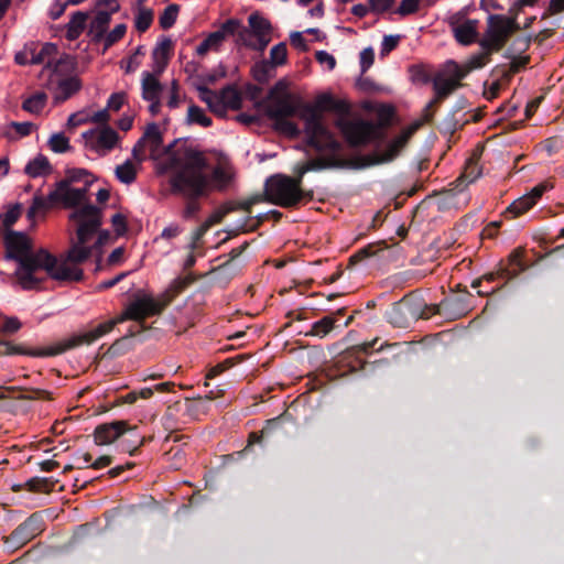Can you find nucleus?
Listing matches in <instances>:
<instances>
[{"instance_id": "obj_1", "label": "nucleus", "mask_w": 564, "mask_h": 564, "mask_svg": "<svg viewBox=\"0 0 564 564\" xmlns=\"http://www.w3.org/2000/svg\"><path fill=\"white\" fill-rule=\"evenodd\" d=\"M264 107L267 116L273 120L274 129L291 138H299L301 130L290 120L299 116L304 121V132L308 147L318 152H339L340 142L324 122V111L337 115L335 127L341 133L350 148H361L372 142L381 141L383 133L379 126L361 118H350L351 106L348 101L336 99L329 93L316 96L314 104H303L300 107L288 93V83L283 79L276 82L269 90L267 97L259 102Z\"/></svg>"}, {"instance_id": "obj_2", "label": "nucleus", "mask_w": 564, "mask_h": 564, "mask_svg": "<svg viewBox=\"0 0 564 564\" xmlns=\"http://www.w3.org/2000/svg\"><path fill=\"white\" fill-rule=\"evenodd\" d=\"M6 258L18 263L15 276L24 290H37L46 278L37 272L43 270L47 278L59 282H79L84 279L82 269L69 268L46 249L33 251L29 237L21 231L8 230L3 238Z\"/></svg>"}, {"instance_id": "obj_3", "label": "nucleus", "mask_w": 564, "mask_h": 564, "mask_svg": "<svg viewBox=\"0 0 564 564\" xmlns=\"http://www.w3.org/2000/svg\"><path fill=\"white\" fill-rule=\"evenodd\" d=\"M169 167H178L177 172L172 173L170 185L173 194H180L186 199L183 217L188 219L200 209L198 198L207 195L209 186V177L206 174L207 159L202 152L189 150L184 162L176 156L171 158Z\"/></svg>"}, {"instance_id": "obj_4", "label": "nucleus", "mask_w": 564, "mask_h": 564, "mask_svg": "<svg viewBox=\"0 0 564 564\" xmlns=\"http://www.w3.org/2000/svg\"><path fill=\"white\" fill-rule=\"evenodd\" d=\"M167 305L169 300L158 302L152 295L138 291L120 315L97 325L88 332L74 334L65 338L66 347L69 350L82 345H90L126 321H134L143 326L148 317L160 315Z\"/></svg>"}, {"instance_id": "obj_5", "label": "nucleus", "mask_w": 564, "mask_h": 564, "mask_svg": "<svg viewBox=\"0 0 564 564\" xmlns=\"http://www.w3.org/2000/svg\"><path fill=\"white\" fill-rule=\"evenodd\" d=\"M167 305L169 300L158 302L152 295L138 291L120 315L97 325L88 332L74 334L65 338L66 347L69 350L82 345H90L126 321H134L143 326L148 317L160 315Z\"/></svg>"}, {"instance_id": "obj_6", "label": "nucleus", "mask_w": 564, "mask_h": 564, "mask_svg": "<svg viewBox=\"0 0 564 564\" xmlns=\"http://www.w3.org/2000/svg\"><path fill=\"white\" fill-rule=\"evenodd\" d=\"M408 143V135L400 134L391 143H389L387 150L383 153H371L366 155H357L348 160L341 159H315L306 163V170L315 171L326 167H349L355 170L370 167L377 164L387 163L394 160L401 150Z\"/></svg>"}, {"instance_id": "obj_7", "label": "nucleus", "mask_w": 564, "mask_h": 564, "mask_svg": "<svg viewBox=\"0 0 564 564\" xmlns=\"http://www.w3.org/2000/svg\"><path fill=\"white\" fill-rule=\"evenodd\" d=\"M267 200L284 208H293L313 199V191L301 188L300 180L276 174L267 180Z\"/></svg>"}, {"instance_id": "obj_8", "label": "nucleus", "mask_w": 564, "mask_h": 564, "mask_svg": "<svg viewBox=\"0 0 564 564\" xmlns=\"http://www.w3.org/2000/svg\"><path fill=\"white\" fill-rule=\"evenodd\" d=\"M79 192L67 185V187H62L59 183H56V188L44 197L41 194H35L32 199V204L28 209V219L34 223L35 217L39 213H45L52 206L56 204H62L66 208H79L83 205V200L79 197Z\"/></svg>"}, {"instance_id": "obj_9", "label": "nucleus", "mask_w": 564, "mask_h": 564, "mask_svg": "<svg viewBox=\"0 0 564 564\" xmlns=\"http://www.w3.org/2000/svg\"><path fill=\"white\" fill-rule=\"evenodd\" d=\"M69 219L77 225L76 238L80 243H88L102 225V209L89 203L75 209Z\"/></svg>"}, {"instance_id": "obj_10", "label": "nucleus", "mask_w": 564, "mask_h": 564, "mask_svg": "<svg viewBox=\"0 0 564 564\" xmlns=\"http://www.w3.org/2000/svg\"><path fill=\"white\" fill-rule=\"evenodd\" d=\"M458 88L459 87H457L448 77H445L443 73H437L433 77V90L435 96L423 108L421 120L414 122L411 129L403 134H406L409 139L411 133L422 124L431 123L441 104Z\"/></svg>"}, {"instance_id": "obj_11", "label": "nucleus", "mask_w": 564, "mask_h": 564, "mask_svg": "<svg viewBox=\"0 0 564 564\" xmlns=\"http://www.w3.org/2000/svg\"><path fill=\"white\" fill-rule=\"evenodd\" d=\"M162 144L163 135L159 129V126L155 122H151L145 127L143 135L133 145L132 156L137 162L142 163L147 159L145 149L149 147L151 158L156 159Z\"/></svg>"}, {"instance_id": "obj_12", "label": "nucleus", "mask_w": 564, "mask_h": 564, "mask_svg": "<svg viewBox=\"0 0 564 564\" xmlns=\"http://www.w3.org/2000/svg\"><path fill=\"white\" fill-rule=\"evenodd\" d=\"M43 524L42 516L34 512L11 532L6 543L15 549L21 547L43 531Z\"/></svg>"}, {"instance_id": "obj_13", "label": "nucleus", "mask_w": 564, "mask_h": 564, "mask_svg": "<svg viewBox=\"0 0 564 564\" xmlns=\"http://www.w3.org/2000/svg\"><path fill=\"white\" fill-rule=\"evenodd\" d=\"M292 415L285 411L276 417L265 421L264 426L259 432H251L248 437V449L253 444H263L265 440L274 437L286 436L288 432L284 429L285 423H292Z\"/></svg>"}, {"instance_id": "obj_14", "label": "nucleus", "mask_w": 564, "mask_h": 564, "mask_svg": "<svg viewBox=\"0 0 564 564\" xmlns=\"http://www.w3.org/2000/svg\"><path fill=\"white\" fill-rule=\"evenodd\" d=\"M376 343L377 339L347 348L337 357L336 364L345 372H357L365 369L367 362L362 355L370 352L375 348Z\"/></svg>"}, {"instance_id": "obj_15", "label": "nucleus", "mask_w": 564, "mask_h": 564, "mask_svg": "<svg viewBox=\"0 0 564 564\" xmlns=\"http://www.w3.org/2000/svg\"><path fill=\"white\" fill-rule=\"evenodd\" d=\"M67 350L65 339L53 346L37 349H26L21 345H14L9 340H0V355L3 356L25 355L31 357H51L61 355Z\"/></svg>"}, {"instance_id": "obj_16", "label": "nucleus", "mask_w": 564, "mask_h": 564, "mask_svg": "<svg viewBox=\"0 0 564 564\" xmlns=\"http://www.w3.org/2000/svg\"><path fill=\"white\" fill-rule=\"evenodd\" d=\"M134 427H131L127 421L118 420L109 423H102L95 427L94 431V442L96 445H109L116 442L119 437H121L127 432L134 431Z\"/></svg>"}, {"instance_id": "obj_17", "label": "nucleus", "mask_w": 564, "mask_h": 564, "mask_svg": "<svg viewBox=\"0 0 564 564\" xmlns=\"http://www.w3.org/2000/svg\"><path fill=\"white\" fill-rule=\"evenodd\" d=\"M509 37L508 30H506L503 23L495 19V15H490L487 31L479 44L484 50L499 52L506 45Z\"/></svg>"}, {"instance_id": "obj_18", "label": "nucleus", "mask_w": 564, "mask_h": 564, "mask_svg": "<svg viewBox=\"0 0 564 564\" xmlns=\"http://www.w3.org/2000/svg\"><path fill=\"white\" fill-rule=\"evenodd\" d=\"M462 19L463 15L460 13H456L449 18L448 23L452 26L456 41L463 45H469L477 39L478 21L466 20L460 23Z\"/></svg>"}, {"instance_id": "obj_19", "label": "nucleus", "mask_w": 564, "mask_h": 564, "mask_svg": "<svg viewBox=\"0 0 564 564\" xmlns=\"http://www.w3.org/2000/svg\"><path fill=\"white\" fill-rule=\"evenodd\" d=\"M523 256L524 250L522 248L514 249L508 257V264H500V275L508 281L516 279L527 269Z\"/></svg>"}, {"instance_id": "obj_20", "label": "nucleus", "mask_w": 564, "mask_h": 564, "mask_svg": "<svg viewBox=\"0 0 564 564\" xmlns=\"http://www.w3.org/2000/svg\"><path fill=\"white\" fill-rule=\"evenodd\" d=\"M111 21L110 12H106L100 10L96 13L94 19L90 21L88 25V35L91 37L94 43H100L101 39L105 37V34L108 30V26Z\"/></svg>"}, {"instance_id": "obj_21", "label": "nucleus", "mask_w": 564, "mask_h": 564, "mask_svg": "<svg viewBox=\"0 0 564 564\" xmlns=\"http://www.w3.org/2000/svg\"><path fill=\"white\" fill-rule=\"evenodd\" d=\"M479 158L473 156L467 160L462 175L455 181V191L462 192L468 185L474 183L481 175Z\"/></svg>"}, {"instance_id": "obj_22", "label": "nucleus", "mask_w": 564, "mask_h": 564, "mask_svg": "<svg viewBox=\"0 0 564 564\" xmlns=\"http://www.w3.org/2000/svg\"><path fill=\"white\" fill-rule=\"evenodd\" d=\"M82 88V82L77 76L63 77L57 80L55 102H64Z\"/></svg>"}, {"instance_id": "obj_23", "label": "nucleus", "mask_w": 564, "mask_h": 564, "mask_svg": "<svg viewBox=\"0 0 564 564\" xmlns=\"http://www.w3.org/2000/svg\"><path fill=\"white\" fill-rule=\"evenodd\" d=\"M87 243H80L79 240L76 238V241H74L67 251L66 259L63 260L69 268H73L68 264H80L84 263L93 253V247L86 246ZM59 263L62 261L58 260ZM75 269H78L77 267H74Z\"/></svg>"}, {"instance_id": "obj_24", "label": "nucleus", "mask_w": 564, "mask_h": 564, "mask_svg": "<svg viewBox=\"0 0 564 564\" xmlns=\"http://www.w3.org/2000/svg\"><path fill=\"white\" fill-rule=\"evenodd\" d=\"M141 88L142 98L144 100L160 99V96L164 89L160 80L154 76V74H151L150 72L142 73Z\"/></svg>"}, {"instance_id": "obj_25", "label": "nucleus", "mask_w": 564, "mask_h": 564, "mask_svg": "<svg viewBox=\"0 0 564 564\" xmlns=\"http://www.w3.org/2000/svg\"><path fill=\"white\" fill-rule=\"evenodd\" d=\"M195 278L192 274L186 276L176 278L170 285L169 290L162 294L159 299H155L158 302H165L169 300V304L184 290H186L193 282Z\"/></svg>"}, {"instance_id": "obj_26", "label": "nucleus", "mask_w": 564, "mask_h": 564, "mask_svg": "<svg viewBox=\"0 0 564 564\" xmlns=\"http://www.w3.org/2000/svg\"><path fill=\"white\" fill-rule=\"evenodd\" d=\"M88 13L76 11L72 14L69 22L66 25V39L69 41L77 40L86 28Z\"/></svg>"}, {"instance_id": "obj_27", "label": "nucleus", "mask_w": 564, "mask_h": 564, "mask_svg": "<svg viewBox=\"0 0 564 564\" xmlns=\"http://www.w3.org/2000/svg\"><path fill=\"white\" fill-rule=\"evenodd\" d=\"M137 335V332L129 329L128 334L115 340L111 346L105 352V356L115 358L122 356L132 349V338Z\"/></svg>"}, {"instance_id": "obj_28", "label": "nucleus", "mask_w": 564, "mask_h": 564, "mask_svg": "<svg viewBox=\"0 0 564 564\" xmlns=\"http://www.w3.org/2000/svg\"><path fill=\"white\" fill-rule=\"evenodd\" d=\"M79 182H83L86 185H91L94 182L91 173L85 169H66L65 178L61 180L58 183L62 188L67 187V185H70L73 183Z\"/></svg>"}, {"instance_id": "obj_29", "label": "nucleus", "mask_w": 564, "mask_h": 564, "mask_svg": "<svg viewBox=\"0 0 564 564\" xmlns=\"http://www.w3.org/2000/svg\"><path fill=\"white\" fill-rule=\"evenodd\" d=\"M24 172L31 177L44 176L52 172V166L46 156L39 154L25 165Z\"/></svg>"}, {"instance_id": "obj_30", "label": "nucleus", "mask_w": 564, "mask_h": 564, "mask_svg": "<svg viewBox=\"0 0 564 564\" xmlns=\"http://www.w3.org/2000/svg\"><path fill=\"white\" fill-rule=\"evenodd\" d=\"M336 323L337 319L334 315H326L319 321L315 322L311 329L305 333V336L324 338L336 327Z\"/></svg>"}, {"instance_id": "obj_31", "label": "nucleus", "mask_w": 564, "mask_h": 564, "mask_svg": "<svg viewBox=\"0 0 564 564\" xmlns=\"http://www.w3.org/2000/svg\"><path fill=\"white\" fill-rule=\"evenodd\" d=\"M57 480L53 477H32L25 481L24 488L31 492L48 494L54 490Z\"/></svg>"}, {"instance_id": "obj_32", "label": "nucleus", "mask_w": 564, "mask_h": 564, "mask_svg": "<svg viewBox=\"0 0 564 564\" xmlns=\"http://www.w3.org/2000/svg\"><path fill=\"white\" fill-rule=\"evenodd\" d=\"M76 68V61L68 54H63L58 59L52 63V74L56 76L69 77Z\"/></svg>"}, {"instance_id": "obj_33", "label": "nucleus", "mask_w": 564, "mask_h": 564, "mask_svg": "<svg viewBox=\"0 0 564 564\" xmlns=\"http://www.w3.org/2000/svg\"><path fill=\"white\" fill-rule=\"evenodd\" d=\"M47 95L44 91H36L28 97L23 104L22 109L33 115H39L46 106Z\"/></svg>"}, {"instance_id": "obj_34", "label": "nucleus", "mask_w": 564, "mask_h": 564, "mask_svg": "<svg viewBox=\"0 0 564 564\" xmlns=\"http://www.w3.org/2000/svg\"><path fill=\"white\" fill-rule=\"evenodd\" d=\"M218 95L223 99L227 109L230 108L232 110H238L241 108V95L232 85L224 87Z\"/></svg>"}, {"instance_id": "obj_35", "label": "nucleus", "mask_w": 564, "mask_h": 564, "mask_svg": "<svg viewBox=\"0 0 564 564\" xmlns=\"http://www.w3.org/2000/svg\"><path fill=\"white\" fill-rule=\"evenodd\" d=\"M223 35L217 31L209 33L205 40L196 47V53L199 56L206 55L209 51H218L223 45Z\"/></svg>"}, {"instance_id": "obj_36", "label": "nucleus", "mask_w": 564, "mask_h": 564, "mask_svg": "<svg viewBox=\"0 0 564 564\" xmlns=\"http://www.w3.org/2000/svg\"><path fill=\"white\" fill-rule=\"evenodd\" d=\"M58 52L57 45L54 43H44L40 45L39 51L36 53V57L34 61V65L45 63L46 68L52 67L53 58L56 56Z\"/></svg>"}, {"instance_id": "obj_37", "label": "nucleus", "mask_w": 564, "mask_h": 564, "mask_svg": "<svg viewBox=\"0 0 564 564\" xmlns=\"http://www.w3.org/2000/svg\"><path fill=\"white\" fill-rule=\"evenodd\" d=\"M119 140V134L111 127L105 126L98 133L96 145L107 151L115 148Z\"/></svg>"}, {"instance_id": "obj_38", "label": "nucleus", "mask_w": 564, "mask_h": 564, "mask_svg": "<svg viewBox=\"0 0 564 564\" xmlns=\"http://www.w3.org/2000/svg\"><path fill=\"white\" fill-rule=\"evenodd\" d=\"M533 206V200L530 197L523 195L522 197L512 202L506 209L505 214L506 217L512 219L524 214Z\"/></svg>"}, {"instance_id": "obj_39", "label": "nucleus", "mask_w": 564, "mask_h": 564, "mask_svg": "<svg viewBox=\"0 0 564 564\" xmlns=\"http://www.w3.org/2000/svg\"><path fill=\"white\" fill-rule=\"evenodd\" d=\"M154 13L152 9L139 7L134 17V28L138 32L144 33L152 25Z\"/></svg>"}, {"instance_id": "obj_40", "label": "nucleus", "mask_w": 564, "mask_h": 564, "mask_svg": "<svg viewBox=\"0 0 564 564\" xmlns=\"http://www.w3.org/2000/svg\"><path fill=\"white\" fill-rule=\"evenodd\" d=\"M248 22L249 30L251 31L253 36L269 34L271 32L272 28L270 22L262 15H260L258 12L250 14L248 18Z\"/></svg>"}, {"instance_id": "obj_41", "label": "nucleus", "mask_w": 564, "mask_h": 564, "mask_svg": "<svg viewBox=\"0 0 564 564\" xmlns=\"http://www.w3.org/2000/svg\"><path fill=\"white\" fill-rule=\"evenodd\" d=\"M116 177L123 184H131L137 178V170L130 160L120 164L115 170Z\"/></svg>"}, {"instance_id": "obj_42", "label": "nucleus", "mask_w": 564, "mask_h": 564, "mask_svg": "<svg viewBox=\"0 0 564 564\" xmlns=\"http://www.w3.org/2000/svg\"><path fill=\"white\" fill-rule=\"evenodd\" d=\"M273 69L267 59H262L253 65L252 76L259 84H265L273 76Z\"/></svg>"}, {"instance_id": "obj_43", "label": "nucleus", "mask_w": 564, "mask_h": 564, "mask_svg": "<svg viewBox=\"0 0 564 564\" xmlns=\"http://www.w3.org/2000/svg\"><path fill=\"white\" fill-rule=\"evenodd\" d=\"M181 7L176 3H170L159 18L160 26L163 30L171 29L177 19Z\"/></svg>"}, {"instance_id": "obj_44", "label": "nucleus", "mask_w": 564, "mask_h": 564, "mask_svg": "<svg viewBox=\"0 0 564 564\" xmlns=\"http://www.w3.org/2000/svg\"><path fill=\"white\" fill-rule=\"evenodd\" d=\"M127 32L124 23L117 24L112 31L106 32L105 37L101 39L104 43L102 53H106L112 45L119 42Z\"/></svg>"}, {"instance_id": "obj_45", "label": "nucleus", "mask_w": 564, "mask_h": 564, "mask_svg": "<svg viewBox=\"0 0 564 564\" xmlns=\"http://www.w3.org/2000/svg\"><path fill=\"white\" fill-rule=\"evenodd\" d=\"M187 123H197L207 128L212 126L213 121L200 107L191 105L187 110Z\"/></svg>"}, {"instance_id": "obj_46", "label": "nucleus", "mask_w": 564, "mask_h": 564, "mask_svg": "<svg viewBox=\"0 0 564 564\" xmlns=\"http://www.w3.org/2000/svg\"><path fill=\"white\" fill-rule=\"evenodd\" d=\"M182 404L180 402H175L172 405H169L163 417V426L165 430L175 432L178 430V424L176 421V414L181 411Z\"/></svg>"}, {"instance_id": "obj_47", "label": "nucleus", "mask_w": 564, "mask_h": 564, "mask_svg": "<svg viewBox=\"0 0 564 564\" xmlns=\"http://www.w3.org/2000/svg\"><path fill=\"white\" fill-rule=\"evenodd\" d=\"M174 44L171 39L163 36L152 51V58L170 61L173 54Z\"/></svg>"}, {"instance_id": "obj_48", "label": "nucleus", "mask_w": 564, "mask_h": 564, "mask_svg": "<svg viewBox=\"0 0 564 564\" xmlns=\"http://www.w3.org/2000/svg\"><path fill=\"white\" fill-rule=\"evenodd\" d=\"M288 58V48L284 42L278 43L270 51V65L275 68L276 66L284 65Z\"/></svg>"}, {"instance_id": "obj_49", "label": "nucleus", "mask_w": 564, "mask_h": 564, "mask_svg": "<svg viewBox=\"0 0 564 564\" xmlns=\"http://www.w3.org/2000/svg\"><path fill=\"white\" fill-rule=\"evenodd\" d=\"M531 45V36H518L516 37L508 50L506 51V57H513L517 54H522L529 50Z\"/></svg>"}, {"instance_id": "obj_50", "label": "nucleus", "mask_w": 564, "mask_h": 564, "mask_svg": "<svg viewBox=\"0 0 564 564\" xmlns=\"http://www.w3.org/2000/svg\"><path fill=\"white\" fill-rule=\"evenodd\" d=\"M446 70L451 75L448 78L455 83L457 87H462V80L467 76L469 69L465 66L462 68L456 62L448 61L446 63Z\"/></svg>"}, {"instance_id": "obj_51", "label": "nucleus", "mask_w": 564, "mask_h": 564, "mask_svg": "<svg viewBox=\"0 0 564 564\" xmlns=\"http://www.w3.org/2000/svg\"><path fill=\"white\" fill-rule=\"evenodd\" d=\"M48 145L55 153H65L72 149L69 139L62 132L52 134Z\"/></svg>"}, {"instance_id": "obj_52", "label": "nucleus", "mask_w": 564, "mask_h": 564, "mask_svg": "<svg viewBox=\"0 0 564 564\" xmlns=\"http://www.w3.org/2000/svg\"><path fill=\"white\" fill-rule=\"evenodd\" d=\"M212 180L215 183V187L223 191L230 184L232 175L224 167L216 166L212 173Z\"/></svg>"}, {"instance_id": "obj_53", "label": "nucleus", "mask_w": 564, "mask_h": 564, "mask_svg": "<svg viewBox=\"0 0 564 564\" xmlns=\"http://www.w3.org/2000/svg\"><path fill=\"white\" fill-rule=\"evenodd\" d=\"M378 252V247L375 243L367 245L366 247L359 249L349 258V265H354L365 259L376 256Z\"/></svg>"}, {"instance_id": "obj_54", "label": "nucleus", "mask_w": 564, "mask_h": 564, "mask_svg": "<svg viewBox=\"0 0 564 564\" xmlns=\"http://www.w3.org/2000/svg\"><path fill=\"white\" fill-rule=\"evenodd\" d=\"M494 51H487L473 55L468 62L466 63V67L469 69V72L478 68H482L489 61L490 55Z\"/></svg>"}, {"instance_id": "obj_55", "label": "nucleus", "mask_w": 564, "mask_h": 564, "mask_svg": "<svg viewBox=\"0 0 564 564\" xmlns=\"http://www.w3.org/2000/svg\"><path fill=\"white\" fill-rule=\"evenodd\" d=\"M240 24L241 21L239 19H228L220 25L217 32L223 35V40L225 41L228 36H236V33L239 31Z\"/></svg>"}, {"instance_id": "obj_56", "label": "nucleus", "mask_w": 564, "mask_h": 564, "mask_svg": "<svg viewBox=\"0 0 564 564\" xmlns=\"http://www.w3.org/2000/svg\"><path fill=\"white\" fill-rule=\"evenodd\" d=\"M17 399L21 400V401L39 400V399L51 400L52 393L47 390H42V389H25L24 393L18 395Z\"/></svg>"}, {"instance_id": "obj_57", "label": "nucleus", "mask_w": 564, "mask_h": 564, "mask_svg": "<svg viewBox=\"0 0 564 564\" xmlns=\"http://www.w3.org/2000/svg\"><path fill=\"white\" fill-rule=\"evenodd\" d=\"M21 215V205L15 204L11 208L8 209V212L3 215L2 224L4 228L8 230H11L10 228L15 224V221L19 219Z\"/></svg>"}, {"instance_id": "obj_58", "label": "nucleus", "mask_w": 564, "mask_h": 564, "mask_svg": "<svg viewBox=\"0 0 564 564\" xmlns=\"http://www.w3.org/2000/svg\"><path fill=\"white\" fill-rule=\"evenodd\" d=\"M153 395V389L152 388H142L140 391H131L124 397H122L120 400L122 403H134L139 398L142 399H149Z\"/></svg>"}, {"instance_id": "obj_59", "label": "nucleus", "mask_w": 564, "mask_h": 564, "mask_svg": "<svg viewBox=\"0 0 564 564\" xmlns=\"http://www.w3.org/2000/svg\"><path fill=\"white\" fill-rule=\"evenodd\" d=\"M253 37L254 36L251 33V31L249 29L245 28L242 24H240L239 31L236 33V43L238 45H242V46L251 48Z\"/></svg>"}, {"instance_id": "obj_60", "label": "nucleus", "mask_w": 564, "mask_h": 564, "mask_svg": "<svg viewBox=\"0 0 564 564\" xmlns=\"http://www.w3.org/2000/svg\"><path fill=\"white\" fill-rule=\"evenodd\" d=\"M411 70L412 78L414 82H419L422 84H427L430 82L433 83V77L431 76L430 72L425 69L423 66H413Z\"/></svg>"}, {"instance_id": "obj_61", "label": "nucleus", "mask_w": 564, "mask_h": 564, "mask_svg": "<svg viewBox=\"0 0 564 564\" xmlns=\"http://www.w3.org/2000/svg\"><path fill=\"white\" fill-rule=\"evenodd\" d=\"M419 0H402L397 9V13L400 15L413 14L419 10Z\"/></svg>"}, {"instance_id": "obj_62", "label": "nucleus", "mask_w": 564, "mask_h": 564, "mask_svg": "<svg viewBox=\"0 0 564 564\" xmlns=\"http://www.w3.org/2000/svg\"><path fill=\"white\" fill-rule=\"evenodd\" d=\"M375 62V53L371 47H367L360 53V67L361 73H366Z\"/></svg>"}, {"instance_id": "obj_63", "label": "nucleus", "mask_w": 564, "mask_h": 564, "mask_svg": "<svg viewBox=\"0 0 564 564\" xmlns=\"http://www.w3.org/2000/svg\"><path fill=\"white\" fill-rule=\"evenodd\" d=\"M111 224L113 226V229H115V232L117 234V236H123L128 230L127 219H126L124 215H122L120 213L115 214L111 217Z\"/></svg>"}, {"instance_id": "obj_64", "label": "nucleus", "mask_w": 564, "mask_h": 564, "mask_svg": "<svg viewBox=\"0 0 564 564\" xmlns=\"http://www.w3.org/2000/svg\"><path fill=\"white\" fill-rule=\"evenodd\" d=\"M126 101V94L124 93H113L110 95L108 101H107V108L109 110L118 111L122 107V105Z\"/></svg>"}]
</instances>
